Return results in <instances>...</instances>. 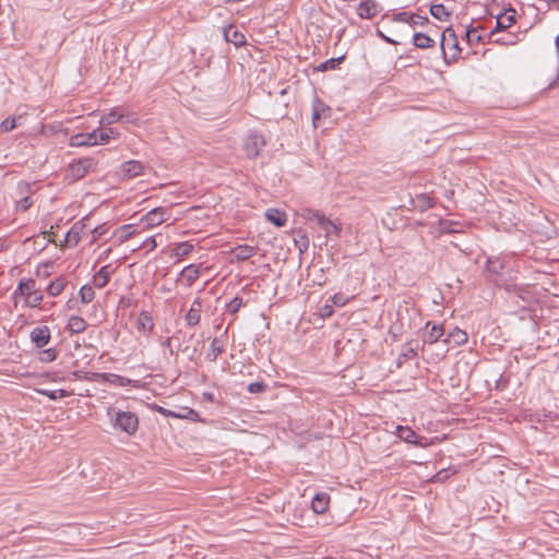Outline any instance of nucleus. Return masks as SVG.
Masks as SVG:
<instances>
[{"label":"nucleus","instance_id":"a878e982","mask_svg":"<svg viewBox=\"0 0 559 559\" xmlns=\"http://www.w3.org/2000/svg\"><path fill=\"white\" fill-rule=\"evenodd\" d=\"M294 243L300 254L305 253L309 248V238L306 231L302 229L296 230L294 236Z\"/></svg>","mask_w":559,"mask_h":559},{"label":"nucleus","instance_id":"c85d7f7f","mask_svg":"<svg viewBox=\"0 0 559 559\" xmlns=\"http://www.w3.org/2000/svg\"><path fill=\"white\" fill-rule=\"evenodd\" d=\"M180 334H182V335H183V341H186V340H187V341H192V340L194 338V334H190V335L188 336V338H187V337H186V334H183V333H182V331H181V330H179V331H177V332L175 333V335H173V336H170V337L165 338V341L163 342V346H164V347H166V348H168V350H169V355H170V356H174L175 358H177V357H178V352H179V350H178V349H177V350H175V349L173 348V341H174V340H179V335H180Z\"/></svg>","mask_w":559,"mask_h":559},{"label":"nucleus","instance_id":"09e8293b","mask_svg":"<svg viewBox=\"0 0 559 559\" xmlns=\"http://www.w3.org/2000/svg\"><path fill=\"white\" fill-rule=\"evenodd\" d=\"M331 300H332L333 305H335L336 307H343L346 304H348V301L350 300V297H347L343 293H336L331 297Z\"/></svg>","mask_w":559,"mask_h":559},{"label":"nucleus","instance_id":"a19ab883","mask_svg":"<svg viewBox=\"0 0 559 559\" xmlns=\"http://www.w3.org/2000/svg\"><path fill=\"white\" fill-rule=\"evenodd\" d=\"M118 135L119 133L112 128L104 131L97 130V144H106L111 138H116Z\"/></svg>","mask_w":559,"mask_h":559},{"label":"nucleus","instance_id":"a18cd8bd","mask_svg":"<svg viewBox=\"0 0 559 559\" xmlns=\"http://www.w3.org/2000/svg\"><path fill=\"white\" fill-rule=\"evenodd\" d=\"M417 202L415 207H419L421 211L433 206V200L426 194L417 195Z\"/></svg>","mask_w":559,"mask_h":559},{"label":"nucleus","instance_id":"052dcab7","mask_svg":"<svg viewBox=\"0 0 559 559\" xmlns=\"http://www.w3.org/2000/svg\"><path fill=\"white\" fill-rule=\"evenodd\" d=\"M157 246L156 243V240L154 237H148L144 242H143V247L144 248H147L148 250H153L155 249Z\"/></svg>","mask_w":559,"mask_h":559},{"label":"nucleus","instance_id":"603ef678","mask_svg":"<svg viewBox=\"0 0 559 559\" xmlns=\"http://www.w3.org/2000/svg\"><path fill=\"white\" fill-rule=\"evenodd\" d=\"M486 267L488 272L497 275L500 274L501 270L503 269V265L499 261L488 260Z\"/></svg>","mask_w":559,"mask_h":559},{"label":"nucleus","instance_id":"0e129e2a","mask_svg":"<svg viewBox=\"0 0 559 559\" xmlns=\"http://www.w3.org/2000/svg\"><path fill=\"white\" fill-rule=\"evenodd\" d=\"M119 304H120L121 307L127 308V307L131 306L132 301H131L130 298L121 297Z\"/></svg>","mask_w":559,"mask_h":559},{"label":"nucleus","instance_id":"864d4df0","mask_svg":"<svg viewBox=\"0 0 559 559\" xmlns=\"http://www.w3.org/2000/svg\"><path fill=\"white\" fill-rule=\"evenodd\" d=\"M16 127V123H15V119L14 118H7L4 119L1 124H0V130L2 132H10L12 131L13 129H15Z\"/></svg>","mask_w":559,"mask_h":559},{"label":"nucleus","instance_id":"423d86ee","mask_svg":"<svg viewBox=\"0 0 559 559\" xmlns=\"http://www.w3.org/2000/svg\"><path fill=\"white\" fill-rule=\"evenodd\" d=\"M516 11L513 8H509L504 13L497 16L496 25L492 31L488 34L489 39L496 34L506 31L516 22Z\"/></svg>","mask_w":559,"mask_h":559},{"label":"nucleus","instance_id":"1a4fd4ad","mask_svg":"<svg viewBox=\"0 0 559 559\" xmlns=\"http://www.w3.org/2000/svg\"><path fill=\"white\" fill-rule=\"evenodd\" d=\"M396 435L401 440L407 443L415 444L420 448L427 445V443L425 442L426 439L424 437H418L417 433L407 426H397Z\"/></svg>","mask_w":559,"mask_h":559},{"label":"nucleus","instance_id":"39448f33","mask_svg":"<svg viewBox=\"0 0 559 559\" xmlns=\"http://www.w3.org/2000/svg\"><path fill=\"white\" fill-rule=\"evenodd\" d=\"M25 306L29 308L39 307L44 299L41 290L36 288V281L32 277H25Z\"/></svg>","mask_w":559,"mask_h":559},{"label":"nucleus","instance_id":"bf43d9fd","mask_svg":"<svg viewBox=\"0 0 559 559\" xmlns=\"http://www.w3.org/2000/svg\"><path fill=\"white\" fill-rule=\"evenodd\" d=\"M334 313V309L331 305H324L320 308V316L322 318H329Z\"/></svg>","mask_w":559,"mask_h":559},{"label":"nucleus","instance_id":"13d9d810","mask_svg":"<svg viewBox=\"0 0 559 559\" xmlns=\"http://www.w3.org/2000/svg\"><path fill=\"white\" fill-rule=\"evenodd\" d=\"M441 226L444 233L451 234L457 231L456 227L460 226V224L456 222H444L441 224Z\"/></svg>","mask_w":559,"mask_h":559},{"label":"nucleus","instance_id":"cd10ccee","mask_svg":"<svg viewBox=\"0 0 559 559\" xmlns=\"http://www.w3.org/2000/svg\"><path fill=\"white\" fill-rule=\"evenodd\" d=\"M67 285V282L64 277L59 276L50 282V284L47 286L46 292L49 296L56 297L61 294V292L64 289Z\"/></svg>","mask_w":559,"mask_h":559},{"label":"nucleus","instance_id":"f257e3e1","mask_svg":"<svg viewBox=\"0 0 559 559\" xmlns=\"http://www.w3.org/2000/svg\"><path fill=\"white\" fill-rule=\"evenodd\" d=\"M107 416L112 427L128 436H133L139 429V417L133 412L121 411L115 407L107 408Z\"/></svg>","mask_w":559,"mask_h":559},{"label":"nucleus","instance_id":"e2e57ef3","mask_svg":"<svg viewBox=\"0 0 559 559\" xmlns=\"http://www.w3.org/2000/svg\"><path fill=\"white\" fill-rule=\"evenodd\" d=\"M406 358H414L417 356L416 350L413 347L407 348V350L403 354Z\"/></svg>","mask_w":559,"mask_h":559},{"label":"nucleus","instance_id":"9b49d317","mask_svg":"<svg viewBox=\"0 0 559 559\" xmlns=\"http://www.w3.org/2000/svg\"><path fill=\"white\" fill-rule=\"evenodd\" d=\"M392 21L409 23L413 26H415V25L425 26L429 23V19L427 16H423L417 13H411V12H406V11L395 13L392 17Z\"/></svg>","mask_w":559,"mask_h":559},{"label":"nucleus","instance_id":"37998d69","mask_svg":"<svg viewBox=\"0 0 559 559\" xmlns=\"http://www.w3.org/2000/svg\"><path fill=\"white\" fill-rule=\"evenodd\" d=\"M58 352L55 348L43 349L39 353V360L41 362H51L57 359Z\"/></svg>","mask_w":559,"mask_h":559},{"label":"nucleus","instance_id":"aec40b11","mask_svg":"<svg viewBox=\"0 0 559 559\" xmlns=\"http://www.w3.org/2000/svg\"><path fill=\"white\" fill-rule=\"evenodd\" d=\"M467 333L459 328H453L448 332L447 337L443 340L447 344H453L456 346L463 345L467 342Z\"/></svg>","mask_w":559,"mask_h":559},{"label":"nucleus","instance_id":"9d476101","mask_svg":"<svg viewBox=\"0 0 559 559\" xmlns=\"http://www.w3.org/2000/svg\"><path fill=\"white\" fill-rule=\"evenodd\" d=\"M144 165L139 160H128L121 164L119 175L122 179H131L143 174Z\"/></svg>","mask_w":559,"mask_h":559},{"label":"nucleus","instance_id":"4d7b16f0","mask_svg":"<svg viewBox=\"0 0 559 559\" xmlns=\"http://www.w3.org/2000/svg\"><path fill=\"white\" fill-rule=\"evenodd\" d=\"M108 230V227L106 224H103V225H99V226H96L93 230H92V234H93V240H96L98 239L99 237H102L104 234H106Z\"/></svg>","mask_w":559,"mask_h":559},{"label":"nucleus","instance_id":"dca6fc26","mask_svg":"<svg viewBox=\"0 0 559 559\" xmlns=\"http://www.w3.org/2000/svg\"><path fill=\"white\" fill-rule=\"evenodd\" d=\"M166 219H167V209L155 207L143 216L142 222H145L147 227H153V226L160 225Z\"/></svg>","mask_w":559,"mask_h":559},{"label":"nucleus","instance_id":"c756f323","mask_svg":"<svg viewBox=\"0 0 559 559\" xmlns=\"http://www.w3.org/2000/svg\"><path fill=\"white\" fill-rule=\"evenodd\" d=\"M180 275L186 278L188 286H191L200 275L199 266L189 264L181 270Z\"/></svg>","mask_w":559,"mask_h":559},{"label":"nucleus","instance_id":"680f3d73","mask_svg":"<svg viewBox=\"0 0 559 559\" xmlns=\"http://www.w3.org/2000/svg\"><path fill=\"white\" fill-rule=\"evenodd\" d=\"M202 396H203V399H204L205 401H207V402H210V403H214V402H216V400H215V395H214V393H212V392H203Z\"/></svg>","mask_w":559,"mask_h":559},{"label":"nucleus","instance_id":"e433bc0d","mask_svg":"<svg viewBox=\"0 0 559 559\" xmlns=\"http://www.w3.org/2000/svg\"><path fill=\"white\" fill-rule=\"evenodd\" d=\"M192 250H193L192 243H190L188 241L178 242V243H176V246L173 250V255L182 258V257H186L189 253H191Z\"/></svg>","mask_w":559,"mask_h":559},{"label":"nucleus","instance_id":"49530a36","mask_svg":"<svg viewBox=\"0 0 559 559\" xmlns=\"http://www.w3.org/2000/svg\"><path fill=\"white\" fill-rule=\"evenodd\" d=\"M266 389L267 384L263 381L251 382L247 388V390L252 394L265 392Z\"/></svg>","mask_w":559,"mask_h":559},{"label":"nucleus","instance_id":"473e14b6","mask_svg":"<svg viewBox=\"0 0 559 559\" xmlns=\"http://www.w3.org/2000/svg\"><path fill=\"white\" fill-rule=\"evenodd\" d=\"M124 119V114L119 112L118 108H112L108 114L104 115L100 119V124H112Z\"/></svg>","mask_w":559,"mask_h":559},{"label":"nucleus","instance_id":"ea45409f","mask_svg":"<svg viewBox=\"0 0 559 559\" xmlns=\"http://www.w3.org/2000/svg\"><path fill=\"white\" fill-rule=\"evenodd\" d=\"M478 29H483V27H474L472 24L466 27L465 35L469 44H478L483 40L481 35L477 33Z\"/></svg>","mask_w":559,"mask_h":559},{"label":"nucleus","instance_id":"7c9ffc66","mask_svg":"<svg viewBox=\"0 0 559 559\" xmlns=\"http://www.w3.org/2000/svg\"><path fill=\"white\" fill-rule=\"evenodd\" d=\"M224 353V345L222 344V341L217 337L213 338L211 343V347L209 353L206 354V359L209 361H216L219 355Z\"/></svg>","mask_w":559,"mask_h":559},{"label":"nucleus","instance_id":"c9c22d12","mask_svg":"<svg viewBox=\"0 0 559 559\" xmlns=\"http://www.w3.org/2000/svg\"><path fill=\"white\" fill-rule=\"evenodd\" d=\"M344 59H345V56L328 59V60L321 62L317 67V70L320 71V72H325V71H329V70H334V69H336L343 62Z\"/></svg>","mask_w":559,"mask_h":559},{"label":"nucleus","instance_id":"6e6d98bb","mask_svg":"<svg viewBox=\"0 0 559 559\" xmlns=\"http://www.w3.org/2000/svg\"><path fill=\"white\" fill-rule=\"evenodd\" d=\"M33 204V201L29 197L22 198L20 201H17L16 206L19 210L25 212L27 211Z\"/></svg>","mask_w":559,"mask_h":559},{"label":"nucleus","instance_id":"0eeeda50","mask_svg":"<svg viewBox=\"0 0 559 559\" xmlns=\"http://www.w3.org/2000/svg\"><path fill=\"white\" fill-rule=\"evenodd\" d=\"M88 379L99 381L103 383H109V384H112L116 386H128L134 382L133 380H131L129 378H126V377H122V376L116 374V373L95 372V373H92V376Z\"/></svg>","mask_w":559,"mask_h":559},{"label":"nucleus","instance_id":"6e6552de","mask_svg":"<svg viewBox=\"0 0 559 559\" xmlns=\"http://www.w3.org/2000/svg\"><path fill=\"white\" fill-rule=\"evenodd\" d=\"M29 338L35 347L43 348L50 342V329L47 325L36 326L31 331Z\"/></svg>","mask_w":559,"mask_h":559},{"label":"nucleus","instance_id":"2f4dec72","mask_svg":"<svg viewBox=\"0 0 559 559\" xmlns=\"http://www.w3.org/2000/svg\"><path fill=\"white\" fill-rule=\"evenodd\" d=\"M195 304L199 307H201V304L198 299L193 302V305H195ZM200 320H201L200 308L191 307L186 314L187 324L189 326H194V325L199 324Z\"/></svg>","mask_w":559,"mask_h":559},{"label":"nucleus","instance_id":"2eb2a0df","mask_svg":"<svg viewBox=\"0 0 559 559\" xmlns=\"http://www.w3.org/2000/svg\"><path fill=\"white\" fill-rule=\"evenodd\" d=\"M70 146H91L97 144V130H93L90 133H78L70 138Z\"/></svg>","mask_w":559,"mask_h":559},{"label":"nucleus","instance_id":"4be33fe9","mask_svg":"<svg viewBox=\"0 0 559 559\" xmlns=\"http://www.w3.org/2000/svg\"><path fill=\"white\" fill-rule=\"evenodd\" d=\"M265 218L276 227H283L287 222L286 213L278 209H269L265 212Z\"/></svg>","mask_w":559,"mask_h":559},{"label":"nucleus","instance_id":"a211bd4d","mask_svg":"<svg viewBox=\"0 0 559 559\" xmlns=\"http://www.w3.org/2000/svg\"><path fill=\"white\" fill-rule=\"evenodd\" d=\"M223 36L227 43H231L236 47L246 44V36L233 25L223 28Z\"/></svg>","mask_w":559,"mask_h":559},{"label":"nucleus","instance_id":"58836bf2","mask_svg":"<svg viewBox=\"0 0 559 559\" xmlns=\"http://www.w3.org/2000/svg\"><path fill=\"white\" fill-rule=\"evenodd\" d=\"M95 297V292L91 285H83L79 290V298L82 304H90Z\"/></svg>","mask_w":559,"mask_h":559},{"label":"nucleus","instance_id":"de8ad7c7","mask_svg":"<svg viewBox=\"0 0 559 559\" xmlns=\"http://www.w3.org/2000/svg\"><path fill=\"white\" fill-rule=\"evenodd\" d=\"M452 39L453 40V46L454 47H457V39H456V35H455V32L452 27H447L443 33H442V38H441V47L443 48L444 46V41L447 39Z\"/></svg>","mask_w":559,"mask_h":559},{"label":"nucleus","instance_id":"412c9836","mask_svg":"<svg viewBox=\"0 0 559 559\" xmlns=\"http://www.w3.org/2000/svg\"><path fill=\"white\" fill-rule=\"evenodd\" d=\"M114 270L111 269V265H104L100 267V270L93 276V284L97 288L105 287L110 278L111 273Z\"/></svg>","mask_w":559,"mask_h":559},{"label":"nucleus","instance_id":"5701e85b","mask_svg":"<svg viewBox=\"0 0 559 559\" xmlns=\"http://www.w3.org/2000/svg\"><path fill=\"white\" fill-rule=\"evenodd\" d=\"M136 329L140 332L151 333L154 329L152 316L147 311H142L136 320Z\"/></svg>","mask_w":559,"mask_h":559},{"label":"nucleus","instance_id":"ddd939ff","mask_svg":"<svg viewBox=\"0 0 559 559\" xmlns=\"http://www.w3.org/2000/svg\"><path fill=\"white\" fill-rule=\"evenodd\" d=\"M331 115V108L320 98L314 97L312 103V124L314 128L319 127L322 118H328Z\"/></svg>","mask_w":559,"mask_h":559},{"label":"nucleus","instance_id":"f704fd0d","mask_svg":"<svg viewBox=\"0 0 559 559\" xmlns=\"http://www.w3.org/2000/svg\"><path fill=\"white\" fill-rule=\"evenodd\" d=\"M429 11L430 14L439 21H447L450 17V12L445 9V7L442 3L430 5Z\"/></svg>","mask_w":559,"mask_h":559},{"label":"nucleus","instance_id":"72a5a7b5","mask_svg":"<svg viewBox=\"0 0 559 559\" xmlns=\"http://www.w3.org/2000/svg\"><path fill=\"white\" fill-rule=\"evenodd\" d=\"M136 233V226L133 224L122 225L118 228L117 235L120 242L129 240Z\"/></svg>","mask_w":559,"mask_h":559},{"label":"nucleus","instance_id":"5fc2aeb1","mask_svg":"<svg viewBox=\"0 0 559 559\" xmlns=\"http://www.w3.org/2000/svg\"><path fill=\"white\" fill-rule=\"evenodd\" d=\"M200 344H202V341L197 340V345L193 347V349L190 350L189 346H185V347H178V350H180L185 354H188L189 359L193 360L194 356L198 352V345H200Z\"/></svg>","mask_w":559,"mask_h":559},{"label":"nucleus","instance_id":"3c124183","mask_svg":"<svg viewBox=\"0 0 559 559\" xmlns=\"http://www.w3.org/2000/svg\"><path fill=\"white\" fill-rule=\"evenodd\" d=\"M180 417L179 418H182V419H189V420H192V421H201L200 419V415L197 411H194L193 408H186V413L185 414H179Z\"/></svg>","mask_w":559,"mask_h":559},{"label":"nucleus","instance_id":"338daca9","mask_svg":"<svg viewBox=\"0 0 559 559\" xmlns=\"http://www.w3.org/2000/svg\"><path fill=\"white\" fill-rule=\"evenodd\" d=\"M378 35H379L381 38H383L386 43H390V44H392V43H393V40H392V39H390L389 37L384 36V34H382L380 31H378Z\"/></svg>","mask_w":559,"mask_h":559},{"label":"nucleus","instance_id":"b1692460","mask_svg":"<svg viewBox=\"0 0 559 559\" xmlns=\"http://www.w3.org/2000/svg\"><path fill=\"white\" fill-rule=\"evenodd\" d=\"M86 328H87L86 321L80 316H71L68 320L67 329L72 334L82 333L86 330Z\"/></svg>","mask_w":559,"mask_h":559},{"label":"nucleus","instance_id":"8fccbe9b","mask_svg":"<svg viewBox=\"0 0 559 559\" xmlns=\"http://www.w3.org/2000/svg\"><path fill=\"white\" fill-rule=\"evenodd\" d=\"M152 409L159 413L160 415H163L165 417H171V418L180 417L179 414H177L173 411H169V409H167L160 405H157V404L152 405Z\"/></svg>","mask_w":559,"mask_h":559},{"label":"nucleus","instance_id":"f3484780","mask_svg":"<svg viewBox=\"0 0 559 559\" xmlns=\"http://www.w3.org/2000/svg\"><path fill=\"white\" fill-rule=\"evenodd\" d=\"M444 334L443 325L426 323V332L424 333V343L433 344L438 342Z\"/></svg>","mask_w":559,"mask_h":559},{"label":"nucleus","instance_id":"393cba45","mask_svg":"<svg viewBox=\"0 0 559 559\" xmlns=\"http://www.w3.org/2000/svg\"><path fill=\"white\" fill-rule=\"evenodd\" d=\"M233 254L238 261H246L255 254V248L248 245H239L233 249Z\"/></svg>","mask_w":559,"mask_h":559},{"label":"nucleus","instance_id":"f03ea898","mask_svg":"<svg viewBox=\"0 0 559 559\" xmlns=\"http://www.w3.org/2000/svg\"><path fill=\"white\" fill-rule=\"evenodd\" d=\"M97 162L94 157H83L76 160H73L69 167L67 168V178L76 181L82 179L90 171H94L96 169Z\"/></svg>","mask_w":559,"mask_h":559},{"label":"nucleus","instance_id":"f8f14e48","mask_svg":"<svg viewBox=\"0 0 559 559\" xmlns=\"http://www.w3.org/2000/svg\"><path fill=\"white\" fill-rule=\"evenodd\" d=\"M85 221H88V217H84L83 219L73 224V226L68 230L64 237V243L69 247H75L81 240V234L85 228Z\"/></svg>","mask_w":559,"mask_h":559},{"label":"nucleus","instance_id":"c03bdc74","mask_svg":"<svg viewBox=\"0 0 559 559\" xmlns=\"http://www.w3.org/2000/svg\"><path fill=\"white\" fill-rule=\"evenodd\" d=\"M25 277L21 278L17 283V286L15 290L12 294V298L14 300V304L16 305L17 298H24L25 299Z\"/></svg>","mask_w":559,"mask_h":559},{"label":"nucleus","instance_id":"7ed1b4c3","mask_svg":"<svg viewBox=\"0 0 559 559\" xmlns=\"http://www.w3.org/2000/svg\"><path fill=\"white\" fill-rule=\"evenodd\" d=\"M302 216L307 221H316L321 229L324 230L325 236L334 234L335 236L340 235L341 228L332 221H330L325 215L319 211L307 209L304 211Z\"/></svg>","mask_w":559,"mask_h":559},{"label":"nucleus","instance_id":"774afa93","mask_svg":"<svg viewBox=\"0 0 559 559\" xmlns=\"http://www.w3.org/2000/svg\"><path fill=\"white\" fill-rule=\"evenodd\" d=\"M555 46H556L557 55L559 57V35L555 39Z\"/></svg>","mask_w":559,"mask_h":559},{"label":"nucleus","instance_id":"79ce46f5","mask_svg":"<svg viewBox=\"0 0 559 559\" xmlns=\"http://www.w3.org/2000/svg\"><path fill=\"white\" fill-rule=\"evenodd\" d=\"M242 306H243L242 298L236 296L226 305V311L230 314H235L239 311V309Z\"/></svg>","mask_w":559,"mask_h":559},{"label":"nucleus","instance_id":"4c0bfd02","mask_svg":"<svg viewBox=\"0 0 559 559\" xmlns=\"http://www.w3.org/2000/svg\"><path fill=\"white\" fill-rule=\"evenodd\" d=\"M37 392L41 395H45L47 397H49L51 401H56V400H59V399H62V397H67L69 396L71 393L63 390V389H58V390H46V389H41V390H37Z\"/></svg>","mask_w":559,"mask_h":559},{"label":"nucleus","instance_id":"6ab92c4d","mask_svg":"<svg viewBox=\"0 0 559 559\" xmlns=\"http://www.w3.org/2000/svg\"><path fill=\"white\" fill-rule=\"evenodd\" d=\"M330 506V496L326 492L316 493L311 501V508L314 513L323 514Z\"/></svg>","mask_w":559,"mask_h":559},{"label":"nucleus","instance_id":"bb28decb","mask_svg":"<svg viewBox=\"0 0 559 559\" xmlns=\"http://www.w3.org/2000/svg\"><path fill=\"white\" fill-rule=\"evenodd\" d=\"M413 44L416 48L427 49L435 46V40L424 33H415L413 36Z\"/></svg>","mask_w":559,"mask_h":559},{"label":"nucleus","instance_id":"69168bd1","mask_svg":"<svg viewBox=\"0 0 559 559\" xmlns=\"http://www.w3.org/2000/svg\"><path fill=\"white\" fill-rule=\"evenodd\" d=\"M493 43H496V44H500V45H507V44H509L510 41H509V40H507L504 37H498V38L493 39Z\"/></svg>","mask_w":559,"mask_h":559},{"label":"nucleus","instance_id":"20e7f679","mask_svg":"<svg viewBox=\"0 0 559 559\" xmlns=\"http://www.w3.org/2000/svg\"><path fill=\"white\" fill-rule=\"evenodd\" d=\"M264 145L265 140L261 133L250 132L245 140L243 151L248 158H255Z\"/></svg>","mask_w":559,"mask_h":559},{"label":"nucleus","instance_id":"4468645a","mask_svg":"<svg viewBox=\"0 0 559 559\" xmlns=\"http://www.w3.org/2000/svg\"><path fill=\"white\" fill-rule=\"evenodd\" d=\"M381 11L380 4L374 0H366L358 4L357 14L360 19H372Z\"/></svg>","mask_w":559,"mask_h":559}]
</instances>
